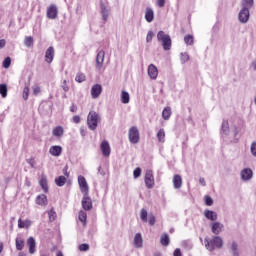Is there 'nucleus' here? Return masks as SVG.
I'll use <instances>...</instances> for the list:
<instances>
[{"mask_svg": "<svg viewBox=\"0 0 256 256\" xmlns=\"http://www.w3.org/2000/svg\"><path fill=\"white\" fill-rule=\"evenodd\" d=\"M18 227L19 229H29L31 227V222L30 220H18Z\"/></svg>", "mask_w": 256, "mask_h": 256, "instance_id": "25", "label": "nucleus"}, {"mask_svg": "<svg viewBox=\"0 0 256 256\" xmlns=\"http://www.w3.org/2000/svg\"><path fill=\"white\" fill-rule=\"evenodd\" d=\"M73 122H74V123H81V117H79V116H73Z\"/></svg>", "mask_w": 256, "mask_h": 256, "instance_id": "57", "label": "nucleus"}, {"mask_svg": "<svg viewBox=\"0 0 256 256\" xmlns=\"http://www.w3.org/2000/svg\"><path fill=\"white\" fill-rule=\"evenodd\" d=\"M70 111H71V113H76L77 107L75 106V104H73V105L70 107Z\"/></svg>", "mask_w": 256, "mask_h": 256, "instance_id": "60", "label": "nucleus"}, {"mask_svg": "<svg viewBox=\"0 0 256 256\" xmlns=\"http://www.w3.org/2000/svg\"><path fill=\"white\" fill-rule=\"evenodd\" d=\"M205 204L208 207H211V205H213V198H211L210 196H205Z\"/></svg>", "mask_w": 256, "mask_h": 256, "instance_id": "47", "label": "nucleus"}, {"mask_svg": "<svg viewBox=\"0 0 256 256\" xmlns=\"http://www.w3.org/2000/svg\"><path fill=\"white\" fill-rule=\"evenodd\" d=\"M18 256H27V254L25 252H19Z\"/></svg>", "mask_w": 256, "mask_h": 256, "instance_id": "63", "label": "nucleus"}, {"mask_svg": "<svg viewBox=\"0 0 256 256\" xmlns=\"http://www.w3.org/2000/svg\"><path fill=\"white\" fill-rule=\"evenodd\" d=\"M145 185L147 189H153V187L155 186V176H153V170L146 171Z\"/></svg>", "mask_w": 256, "mask_h": 256, "instance_id": "6", "label": "nucleus"}, {"mask_svg": "<svg viewBox=\"0 0 256 256\" xmlns=\"http://www.w3.org/2000/svg\"><path fill=\"white\" fill-rule=\"evenodd\" d=\"M204 245L207 251L213 252L215 249H221L223 247V238L221 236L206 237L204 239Z\"/></svg>", "mask_w": 256, "mask_h": 256, "instance_id": "2", "label": "nucleus"}, {"mask_svg": "<svg viewBox=\"0 0 256 256\" xmlns=\"http://www.w3.org/2000/svg\"><path fill=\"white\" fill-rule=\"evenodd\" d=\"M79 249L80 251H89V244H81Z\"/></svg>", "mask_w": 256, "mask_h": 256, "instance_id": "50", "label": "nucleus"}, {"mask_svg": "<svg viewBox=\"0 0 256 256\" xmlns=\"http://www.w3.org/2000/svg\"><path fill=\"white\" fill-rule=\"evenodd\" d=\"M100 148L104 157H109V155H111V146H109V142L106 140L101 143Z\"/></svg>", "mask_w": 256, "mask_h": 256, "instance_id": "17", "label": "nucleus"}, {"mask_svg": "<svg viewBox=\"0 0 256 256\" xmlns=\"http://www.w3.org/2000/svg\"><path fill=\"white\" fill-rule=\"evenodd\" d=\"M35 203L40 205V207H47L49 200L45 194H40L36 197Z\"/></svg>", "mask_w": 256, "mask_h": 256, "instance_id": "15", "label": "nucleus"}, {"mask_svg": "<svg viewBox=\"0 0 256 256\" xmlns=\"http://www.w3.org/2000/svg\"><path fill=\"white\" fill-rule=\"evenodd\" d=\"M0 95L3 99L7 97V84H0Z\"/></svg>", "mask_w": 256, "mask_h": 256, "instance_id": "38", "label": "nucleus"}, {"mask_svg": "<svg viewBox=\"0 0 256 256\" xmlns=\"http://www.w3.org/2000/svg\"><path fill=\"white\" fill-rule=\"evenodd\" d=\"M49 153L52 157H60L61 153H63V148L61 146H52L49 149Z\"/></svg>", "mask_w": 256, "mask_h": 256, "instance_id": "22", "label": "nucleus"}, {"mask_svg": "<svg viewBox=\"0 0 256 256\" xmlns=\"http://www.w3.org/2000/svg\"><path fill=\"white\" fill-rule=\"evenodd\" d=\"M156 5L158 7H165V0H156Z\"/></svg>", "mask_w": 256, "mask_h": 256, "instance_id": "54", "label": "nucleus"}, {"mask_svg": "<svg viewBox=\"0 0 256 256\" xmlns=\"http://www.w3.org/2000/svg\"><path fill=\"white\" fill-rule=\"evenodd\" d=\"M58 13H59V11L57 10V6L54 5V4H51L47 8V17H48V19H57Z\"/></svg>", "mask_w": 256, "mask_h": 256, "instance_id": "12", "label": "nucleus"}, {"mask_svg": "<svg viewBox=\"0 0 256 256\" xmlns=\"http://www.w3.org/2000/svg\"><path fill=\"white\" fill-rule=\"evenodd\" d=\"M101 15L104 21H107L109 17V10L105 7V5H101Z\"/></svg>", "mask_w": 256, "mask_h": 256, "instance_id": "37", "label": "nucleus"}, {"mask_svg": "<svg viewBox=\"0 0 256 256\" xmlns=\"http://www.w3.org/2000/svg\"><path fill=\"white\" fill-rule=\"evenodd\" d=\"M242 181H251L253 179V170L251 168H244L240 172Z\"/></svg>", "mask_w": 256, "mask_h": 256, "instance_id": "10", "label": "nucleus"}, {"mask_svg": "<svg viewBox=\"0 0 256 256\" xmlns=\"http://www.w3.org/2000/svg\"><path fill=\"white\" fill-rule=\"evenodd\" d=\"M174 189H181L183 187V178L181 175L175 174L172 179Z\"/></svg>", "mask_w": 256, "mask_h": 256, "instance_id": "18", "label": "nucleus"}, {"mask_svg": "<svg viewBox=\"0 0 256 256\" xmlns=\"http://www.w3.org/2000/svg\"><path fill=\"white\" fill-rule=\"evenodd\" d=\"M103 93V87L100 84H95L91 88L92 99H98V97Z\"/></svg>", "mask_w": 256, "mask_h": 256, "instance_id": "13", "label": "nucleus"}, {"mask_svg": "<svg viewBox=\"0 0 256 256\" xmlns=\"http://www.w3.org/2000/svg\"><path fill=\"white\" fill-rule=\"evenodd\" d=\"M40 256H49V253H47V252H41V253H40Z\"/></svg>", "mask_w": 256, "mask_h": 256, "instance_id": "62", "label": "nucleus"}, {"mask_svg": "<svg viewBox=\"0 0 256 256\" xmlns=\"http://www.w3.org/2000/svg\"><path fill=\"white\" fill-rule=\"evenodd\" d=\"M184 43H186L187 45H193L195 43V38L193 37V35L188 34L184 37Z\"/></svg>", "mask_w": 256, "mask_h": 256, "instance_id": "35", "label": "nucleus"}, {"mask_svg": "<svg viewBox=\"0 0 256 256\" xmlns=\"http://www.w3.org/2000/svg\"><path fill=\"white\" fill-rule=\"evenodd\" d=\"M162 118L165 121H169V119L171 118V107H166V108L163 109Z\"/></svg>", "mask_w": 256, "mask_h": 256, "instance_id": "29", "label": "nucleus"}, {"mask_svg": "<svg viewBox=\"0 0 256 256\" xmlns=\"http://www.w3.org/2000/svg\"><path fill=\"white\" fill-rule=\"evenodd\" d=\"M63 133H65V131L61 126L55 127L52 131V135H54V137H63Z\"/></svg>", "mask_w": 256, "mask_h": 256, "instance_id": "28", "label": "nucleus"}, {"mask_svg": "<svg viewBox=\"0 0 256 256\" xmlns=\"http://www.w3.org/2000/svg\"><path fill=\"white\" fill-rule=\"evenodd\" d=\"M199 183L200 185H202V187H205V185H207V182H205V178H200Z\"/></svg>", "mask_w": 256, "mask_h": 256, "instance_id": "58", "label": "nucleus"}, {"mask_svg": "<svg viewBox=\"0 0 256 256\" xmlns=\"http://www.w3.org/2000/svg\"><path fill=\"white\" fill-rule=\"evenodd\" d=\"M189 54L187 52L181 53L180 54V60L182 63H187L189 61Z\"/></svg>", "mask_w": 256, "mask_h": 256, "instance_id": "42", "label": "nucleus"}, {"mask_svg": "<svg viewBox=\"0 0 256 256\" xmlns=\"http://www.w3.org/2000/svg\"><path fill=\"white\" fill-rule=\"evenodd\" d=\"M148 222H149V225L151 226L155 225V217L153 215H150Z\"/></svg>", "mask_w": 256, "mask_h": 256, "instance_id": "53", "label": "nucleus"}, {"mask_svg": "<svg viewBox=\"0 0 256 256\" xmlns=\"http://www.w3.org/2000/svg\"><path fill=\"white\" fill-rule=\"evenodd\" d=\"M32 89L34 95H39V93H41V88L39 86H33Z\"/></svg>", "mask_w": 256, "mask_h": 256, "instance_id": "52", "label": "nucleus"}, {"mask_svg": "<svg viewBox=\"0 0 256 256\" xmlns=\"http://www.w3.org/2000/svg\"><path fill=\"white\" fill-rule=\"evenodd\" d=\"M15 243L17 251H23V248L25 247V240L21 237H17Z\"/></svg>", "mask_w": 256, "mask_h": 256, "instance_id": "26", "label": "nucleus"}, {"mask_svg": "<svg viewBox=\"0 0 256 256\" xmlns=\"http://www.w3.org/2000/svg\"><path fill=\"white\" fill-rule=\"evenodd\" d=\"M82 207L84 211H91V209H93V202L91 201V198H89V194H84Z\"/></svg>", "mask_w": 256, "mask_h": 256, "instance_id": "9", "label": "nucleus"}, {"mask_svg": "<svg viewBox=\"0 0 256 256\" xmlns=\"http://www.w3.org/2000/svg\"><path fill=\"white\" fill-rule=\"evenodd\" d=\"M2 65H11V57H6L4 59Z\"/></svg>", "mask_w": 256, "mask_h": 256, "instance_id": "55", "label": "nucleus"}, {"mask_svg": "<svg viewBox=\"0 0 256 256\" xmlns=\"http://www.w3.org/2000/svg\"><path fill=\"white\" fill-rule=\"evenodd\" d=\"M242 5L246 9H249V7H253V0H243Z\"/></svg>", "mask_w": 256, "mask_h": 256, "instance_id": "45", "label": "nucleus"}, {"mask_svg": "<svg viewBox=\"0 0 256 256\" xmlns=\"http://www.w3.org/2000/svg\"><path fill=\"white\" fill-rule=\"evenodd\" d=\"M62 89L63 91H65L67 93V91H69V85H67V80H64L62 82Z\"/></svg>", "mask_w": 256, "mask_h": 256, "instance_id": "51", "label": "nucleus"}, {"mask_svg": "<svg viewBox=\"0 0 256 256\" xmlns=\"http://www.w3.org/2000/svg\"><path fill=\"white\" fill-rule=\"evenodd\" d=\"M55 57V48L50 46L45 53V61L46 63H53V59Z\"/></svg>", "mask_w": 256, "mask_h": 256, "instance_id": "16", "label": "nucleus"}, {"mask_svg": "<svg viewBox=\"0 0 256 256\" xmlns=\"http://www.w3.org/2000/svg\"><path fill=\"white\" fill-rule=\"evenodd\" d=\"M55 183L58 187H63V185L67 183V178H65V176H59L55 179Z\"/></svg>", "mask_w": 256, "mask_h": 256, "instance_id": "33", "label": "nucleus"}, {"mask_svg": "<svg viewBox=\"0 0 256 256\" xmlns=\"http://www.w3.org/2000/svg\"><path fill=\"white\" fill-rule=\"evenodd\" d=\"M158 41H161L164 51L171 49V36L165 34L163 31H159L157 34Z\"/></svg>", "mask_w": 256, "mask_h": 256, "instance_id": "4", "label": "nucleus"}, {"mask_svg": "<svg viewBox=\"0 0 256 256\" xmlns=\"http://www.w3.org/2000/svg\"><path fill=\"white\" fill-rule=\"evenodd\" d=\"M130 101V96L129 93L127 91H122L121 92V103H123L124 105H127Z\"/></svg>", "mask_w": 256, "mask_h": 256, "instance_id": "31", "label": "nucleus"}, {"mask_svg": "<svg viewBox=\"0 0 256 256\" xmlns=\"http://www.w3.org/2000/svg\"><path fill=\"white\" fill-rule=\"evenodd\" d=\"M24 45L26 47H33V37L26 36L25 39H24Z\"/></svg>", "mask_w": 256, "mask_h": 256, "instance_id": "40", "label": "nucleus"}, {"mask_svg": "<svg viewBox=\"0 0 256 256\" xmlns=\"http://www.w3.org/2000/svg\"><path fill=\"white\" fill-rule=\"evenodd\" d=\"M140 219L144 223H147V210L145 208L141 209V211H140Z\"/></svg>", "mask_w": 256, "mask_h": 256, "instance_id": "41", "label": "nucleus"}, {"mask_svg": "<svg viewBox=\"0 0 256 256\" xmlns=\"http://www.w3.org/2000/svg\"><path fill=\"white\" fill-rule=\"evenodd\" d=\"M220 135L224 141H229L230 143H237L239 141V138H237V135H239L237 126L233 125L230 127L227 120L222 122Z\"/></svg>", "mask_w": 256, "mask_h": 256, "instance_id": "1", "label": "nucleus"}, {"mask_svg": "<svg viewBox=\"0 0 256 256\" xmlns=\"http://www.w3.org/2000/svg\"><path fill=\"white\" fill-rule=\"evenodd\" d=\"M134 179L141 177V168H136L133 172Z\"/></svg>", "mask_w": 256, "mask_h": 256, "instance_id": "48", "label": "nucleus"}, {"mask_svg": "<svg viewBox=\"0 0 256 256\" xmlns=\"http://www.w3.org/2000/svg\"><path fill=\"white\" fill-rule=\"evenodd\" d=\"M48 217L49 221H55V219H57V212H55V210L52 208L50 211H48Z\"/></svg>", "mask_w": 256, "mask_h": 256, "instance_id": "39", "label": "nucleus"}, {"mask_svg": "<svg viewBox=\"0 0 256 256\" xmlns=\"http://www.w3.org/2000/svg\"><path fill=\"white\" fill-rule=\"evenodd\" d=\"M238 19L240 23H247L249 21V8L243 7L239 13Z\"/></svg>", "mask_w": 256, "mask_h": 256, "instance_id": "11", "label": "nucleus"}, {"mask_svg": "<svg viewBox=\"0 0 256 256\" xmlns=\"http://www.w3.org/2000/svg\"><path fill=\"white\" fill-rule=\"evenodd\" d=\"M155 256H161V254H160V253H158V254H155Z\"/></svg>", "mask_w": 256, "mask_h": 256, "instance_id": "64", "label": "nucleus"}, {"mask_svg": "<svg viewBox=\"0 0 256 256\" xmlns=\"http://www.w3.org/2000/svg\"><path fill=\"white\" fill-rule=\"evenodd\" d=\"M75 81H77V83H83V81H85V74L78 73L76 75Z\"/></svg>", "mask_w": 256, "mask_h": 256, "instance_id": "43", "label": "nucleus"}, {"mask_svg": "<svg viewBox=\"0 0 256 256\" xmlns=\"http://www.w3.org/2000/svg\"><path fill=\"white\" fill-rule=\"evenodd\" d=\"M223 229H225V226L221 222H213L211 224V231L215 236L221 235V233H223Z\"/></svg>", "mask_w": 256, "mask_h": 256, "instance_id": "7", "label": "nucleus"}, {"mask_svg": "<svg viewBox=\"0 0 256 256\" xmlns=\"http://www.w3.org/2000/svg\"><path fill=\"white\" fill-rule=\"evenodd\" d=\"M98 173L105 175V171L101 167H98Z\"/></svg>", "mask_w": 256, "mask_h": 256, "instance_id": "61", "label": "nucleus"}, {"mask_svg": "<svg viewBox=\"0 0 256 256\" xmlns=\"http://www.w3.org/2000/svg\"><path fill=\"white\" fill-rule=\"evenodd\" d=\"M39 184L41 186V188L43 189L44 193H47V191H49V187L47 185V177L46 176H42Z\"/></svg>", "mask_w": 256, "mask_h": 256, "instance_id": "27", "label": "nucleus"}, {"mask_svg": "<svg viewBox=\"0 0 256 256\" xmlns=\"http://www.w3.org/2000/svg\"><path fill=\"white\" fill-rule=\"evenodd\" d=\"M6 44H7V42L5 41V39H1L0 40V49H3V47H5Z\"/></svg>", "mask_w": 256, "mask_h": 256, "instance_id": "59", "label": "nucleus"}, {"mask_svg": "<svg viewBox=\"0 0 256 256\" xmlns=\"http://www.w3.org/2000/svg\"><path fill=\"white\" fill-rule=\"evenodd\" d=\"M230 253L232 256H241V249H239V244L236 241L230 243Z\"/></svg>", "mask_w": 256, "mask_h": 256, "instance_id": "19", "label": "nucleus"}, {"mask_svg": "<svg viewBox=\"0 0 256 256\" xmlns=\"http://www.w3.org/2000/svg\"><path fill=\"white\" fill-rule=\"evenodd\" d=\"M153 37H154V34L153 32H148L147 36H146V41L147 43H151V41H153Z\"/></svg>", "mask_w": 256, "mask_h": 256, "instance_id": "49", "label": "nucleus"}, {"mask_svg": "<svg viewBox=\"0 0 256 256\" xmlns=\"http://www.w3.org/2000/svg\"><path fill=\"white\" fill-rule=\"evenodd\" d=\"M78 219L81 223H83V225H85V223H87V212L81 210L79 212Z\"/></svg>", "mask_w": 256, "mask_h": 256, "instance_id": "34", "label": "nucleus"}, {"mask_svg": "<svg viewBox=\"0 0 256 256\" xmlns=\"http://www.w3.org/2000/svg\"><path fill=\"white\" fill-rule=\"evenodd\" d=\"M100 121H101V116L97 112L95 111L89 112L87 116V125L91 131H95V129H97Z\"/></svg>", "mask_w": 256, "mask_h": 256, "instance_id": "3", "label": "nucleus"}, {"mask_svg": "<svg viewBox=\"0 0 256 256\" xmlns=\"http://www.w3.org/2000/svg\"><path fill=\"white\" fill-rule=\"evenodd\" d=\"M203 215L208 221H217L218 219L217 212L212 210H205Z\"/></svg>", "mask_w": 256, "mask_h": 256, "instance_id": "21", "label": "nucleus"}, {"mask_svg": "<svg viewBox=\"0 0 256 256\" xmlns=\"http://www.w3.org/2000/svg\"><path fill=\"white\" fill-rule=\"evenodd\" d=\"M105 60V51L101 50L98 52L96 57L97 65H103V61Z\"/></svg>", "mask_w": 256, "mask_h": 256, "instance_id": "30", "label": "nucleus"}, {"mask_svg": "<svg viewBox=\"0 0 256 256\" xmlns=\"http://www.w3.org/2000/svg\"><path fill=\"white\" fill-rule=\"evenodd\" d=\"M153 19H155V12L151 8H146L145 20L147 21V23H152Z\"/></svg>", "mask_w": 256, "mask_h": 256, "instance_id": "23", "label": "nucleus"}, {"mask_svg": "<svg viewBox=\"0 0 256 256\" xmlns=\"http://www.w3.org/2000/svg\"><path fill=\"white\" fill-rule=\"evenodd\" d=\"M23 99H25V100L29 99V86H26L23 89Z\"/></svg>", "mask_w": 256, "mask_h": 256, "instance_id": "46", "label": "nucleus"}, {"mask_svg": "<svg viewBox=\"0 0 256 256\" xmlns=\"http://www.w3.org/2000/svg\"><path fill=\"white\" fill-rule=\"evenodd\" d=\"M128 139L130 143H133L134 145H136V143H139V129H137L136 126H132L129 129Z\"/></svg>", "mask_w": 256, "mask_h": 256, "instance_id": "5", "label": "nucleus"}, {"mask_svg": "<svg viewBox=\"0 0 256 256\" xmlns=\"http://www.w3.org/2000/svg\"><path fill=\"white\" fill-rule=\"evenodd\" d=\"M148 75L150 79H157V76L159 75V70L157 69L156 65L148 66Z\"/></svg>", "mask_w": 256, "mask_h": 256, "instance_id": "20", "label": "nucleus"}, {"mask_svg": "<svg viewBox=\"0 0 256 256\" xmlns=\"http://www.w3.org/2000/svg\"><path fill=\"white\" fill-rule=\"evenodd\" d=\"M78 184L80 187V191H82L84 195L89 194V185L87 184V180L83 176H78Z\"/></svg>", "mask_w": 256, "mask_h": 256, "instance_id": "8", "label": "nucleus"}, {"mask_svg": "<svg viewBox=\"0 0 256 256\" xmlns=\"http://www.w3.org/2000/svg\"><path fill=\"white\" fill-rule=\"evenodd\" d=\"M174 256H183V254L181 253V249L177 248V249L174 251Z\"/></svg>", "mask_w": 256, "mask_h": 256, "instance_id": "56", "label": "nucleus"}, {"mask_svg": "<svg viewBox=\"0 0 256 256\" xmlns=\"http://www.w3.org/2000/svg\"><path fill=\"white\" fill-rule=\"evenodd\" d=\"M157 139L159 143H163L165 141V129H160L157 133Z\"/></svg>", "mask_w": 256, "mask_h": 256, "instance_id": "36", "label": "nucleus"}, {"mask_svg": "<svg viewBox=\"0 0 256 256\" xmlns=\"http://www.w3.org/2000/svg\"><path fill=\"white\" fill-rule=\"evenodd\" d=\"M134 247H136V249H141V247H143V237L141 236V233L135 235Z\"/></svg>", "mask_w": 256, "mask_h": 256, "instance_id": "24", "label": "nucleus"}, {"mask_svg": "<svg viewBox=\"0 0 256 256\" xmlns=\"http://www.w3.org/2000/svg\"><path fill=\"white\" fill-rule=\"evenodd\" d=\"M160 243L161 245H163L164 247H167V245H169L170 240H169V235L167 234H162L160 237Z\"/></svg>", "mask_w": 256, "mask_h": 256, "instance_id": "32", "label": "nucleus"}, {"mask_svg": "<svg viewBox=\"0 0 256 256\" xmlns=\"http://www.w3.org/2000/svg\"><path fill=\"white\" fill-rule=\"evenodd\" d=\"M250 153L253 157H256V142H252L250 145Z\"/></svg>", "mask_w": 256, "mask_h": 256, "instance_id": "44", "label": "nucleus"}, {"mask_svg": "<svg viewBox=\"0 0 256 256\" xmlns=\"http://www.w3.org/2000/svg\"><path fill=\"white\" fill-rule=\"evenodd\" d=\"M27 246H28L30 255H34V253L37 252V242H35V238L29 237L27 239Z\"/></svg>", "mask_w": 256, "mask_h": 256, "instance_id": "14", "label": "nucleus"}]
</instances>
